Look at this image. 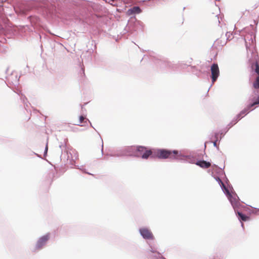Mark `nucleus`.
Returning <instances> with one entry per match:
<instances>
[{
  "label": "nucleus",
  "mask_w": 259,
  "mask_h": 259,
  "mask_svg": "<svg viewBox=\"0 0 259 259\" xmlns=\"http://www.w3.org/2000/svg\"><path fill=\"white\" fill-rule=\"evenodd\" d=\"M258 104H259V96L258 97L257 100L256 101H255L253 103H252V104L249 105V107H252L254 106V105Z\"/></svg>",
  "instance_id": "ddd939ff"
},
{
  "label": "nucleus",
  "mask_w": 259,
  "mask_h": 259,
  "mask_svg": "<svg viewBox=\"0 0 259 259\" xmlns=\"http://www.w3.org/2000/svg\"><path fill=\"white\" fill-rule=\"evenodd\" d=\"M196 164L203 168H207L211 166V163L209 162L204 160L198 161L196 162Z\"/></svg>",
  "instance_id": "423d86ee"
},
{
  "label": "nucleus",
  "mask_w": 259,
  "mask_h": 259,
  "mask_svg": "<svg viewBox=\"0 0 259 259\" xmlns=\"http://www.w3.org/2000/svg\"><path fill=\"white\" fill-rule=\"evenodd\" d=\"M230 201H231V204H232V205L233 207H234V208L235 209V204L233 202L232 200L231 199H230Z\"/></svg>",
  "instance_id": "f3484780"
},
{
  "label": "nucleus",
  "mask_w": 259,
  "mask_h": 259,
  "mask_svg": "<svg viewBox=\"0 0 259 259\" xmlns=\"http://www.w3.org/2000/svg\"><path fill=\"white\" fill-rule=\"evenodd\" d=\"M216 180L220 184H221L223 187H224V188H225V186L224 185V184L223 183V182L222 181V180H221L220 178H219V177H217L216 178Z\"/></svg>",
  "instance_id": "4468645a"
},
{
  "label": "nucleus",
  "mask_w": 259,
  "mask_h": 259,
  "mask_svg": "<svg viewBox=\"0 0 259 259\" xmlns=\"http://www.w3.org/2000/svg\"><path fill=\"white\" fill-rule=\"evenodd\" d=\"M49 239V235H46L40 237L36 244V248L37 249H40L46 243Z\"/></svg>",
  "instance_id": "39448f33"
},
{
  "label": "nucleus",
  "mask_w": 259,
  "mask_h": 259,
  "mask_svg": "<svg viewBox=\"0 0 259 259\" xmlns=\"http://www.w3.org/2000/svg\"><path fill=\"white\" fill-rule=\"evenodd\" d=\"M211 73L212 82H214L217 79L219 74L220 71L217 64H213L211 66Z\"/></svg>",
  "instance_id": "7ed1b4c3"
},
{
  "label": "nucleus",
  "mask_w": 259,
  "mask_h": 259,
  "mask_svg": "<svg viewBox=\"0 0 259 259\" xmlns=\"http://www.w3.org/2000/svg\"><path fill=\"white\" fill-rule=\"evenodd\" d=\"M253 87L254 89H259V76L256 78L253 83Z\"/></svg>",
  "instance_id": "9b49d317"
},
{
  "label": "nucleus",
  "mask_w": 259,
  "mask_h": 259,
  "mask_svg": "<svg viewBox=\"0 0 259 259\" xmlns=\"http://www.w3.org/2000/svg\"><path fill=\"white\" fill-rule=\"evenodd\" d=\"M251 107H249V105L247 107V108H245L244 110H243L239 114L238 116L239 117H242V115H244V114H247L249 112V111L251 110L250 108Z\"/></svg>",
  "instance_id": "9d476101"
},
{
  "label": "nucleus",
  "mask_w": 259,
  "mask_h": 259,
  "mask_svg": "<svg viewBox=\"0 0 259 259\" xmlns=\"http://www.w3.org/2000/svg\"><path fill=\"white\" fill-rule=\"evenodd\" d=\"M140 232L143 237L146 239L153 240L154 238L151 231L147 228L140 229Z\"/></svg>",
  "instance_id": "20e7f679"
},
{
  "label": "nucleus",
  "mask_w": 259,
  "mask_h": 259,
  "mask_svg": "<svg viewBox=\"0 0 259 259\" xmlns=\"http://www.w3.org/2000/svg\"><path fill=\"white\" fill-rule=\"evenodd\" d=\"M254 71L259 76V64L257 62L255 64Z\"/></svg>",
  "instance_id": "f8f14e48"
},
{
  "label": "nucleus",
  "mask_w": 259,
  "mask_h": 259,
  "mask_svg": "<svg viewBox=\"0 0 259 259\" xmlns=\"http://www.w3.org/2000/svg\"><path fill=\"white\" fill-rule=\"evenodd\" d=\"M178 157V151L177 150L170 151L165 149L153 150V157L160 159H176Z\"/></svg>",
  "instance_id": "f257e3e1"
},
{
  "label": "nucleus",
  "mask_w": 259,
  "mask_h": 259,
  "mask_svg": "<svg viewBox=\"0 0 259 259\" xmlns=\"http://www.w3.org/2000/svg\"><path fill=\"white\" fill-rule=\"evenodd\" d=\"M137 155L143 159H147L150 156L153 157V150L148 149L145 147L141 146L137 147Z\"/></svg>",
  "instance_id": "f03ea898"
},
{
  "label": "nucleus",
  "mask_w": 259,
  "mask_h": 259,
  "mask_svg": "<svg viewBox=\"0 0 259 259\" xmlns=\"http://www.w3.org/2000/svg\"><path fill=\"white\" fill-rule=\"evenodd\" d=\"M217 141H218V140H216L215 141L213 142V145L214 147H218V146H217Z\"/></svg>",
  "instance_id": "dca6fc26"
},
{
  "label": "nucleus",
  "mask_w": 259,
  "mask_h": 259,
  "mask_svg": "<svg viewBox=\"0 0 259 259\" xmlns=\"http://www.w3.org/2000/svg\"><path fill=\"white\" fill-rule=\"evenodd\" d=\"M214 19H215V20H216V21H217V22H218V23H220V21H219V17H218V16H217V15L215 16V17H214Z\"/></svg>",
  "instance_id": "2eb2a0df"
},
{
  "label": "nucleus",
  "mask_w": 259,
  "mask_h": 259,
  "mask_svg": "<svg viewBox=\"0 0 259 259\" xmlns=\"http://www.w3.org/2000/svg\"><path fill=\"white\" fill-rule=\"evenodd\" d=\"M237 214L238 217V219L240 221H248L250 220V217L248 215L243 214L241 212L237 211Z\"/></svg>",
  "instance_id": "6e6552de"
},
{
  "label": "nucleus",
  "mask_w": 259,
  "mask_h": 259,
  "mask_svg": "<svg viewBox=\"0 0 259 259\" xmlns=\"http://www.w3.org/2000/svg\"><path fill=\"white\" fill-rule=\"evenodd\" d=\"M88 120V119H87L85 117H84V116H80L79 117V122L78 123H77L76 124V125H81V126H83V125H84V124H83V125H81V124L82 123H86L87 122V121Z\"/></svg>",
  "instance_id": "1a4fd4ad"
},
{
  "label": "nucleus",
  "mask_w": 259,
  "mask_h": 259,
  "mask_svg": "<svg viewBox=\"0 0 259 259\" xmlns=\"http://www.w3.org/2000/svg\"><path fill=\"white\" fill-rule=\"evenodd\" d=\"M141 12V10L139 7H134L128 10L127 13L128 15H132L135 14H139Z\"/></svg>",
  "instance_id": "0eeeda50"
}]
</instances>
